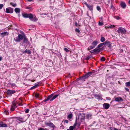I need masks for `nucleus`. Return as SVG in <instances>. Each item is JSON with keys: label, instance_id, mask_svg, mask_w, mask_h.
<instances>
[{"label": "nucleus", "instance_id": "obj_1", "mask_svg": "<svg viewBox=\"0 0 130 130\" xmlns=\"http://www.w3.org/2000/svg\"><path fill=\"white\" fill-rule=\"evenodd\" d=\"M25 37L24 34L21 35L20 34H18V36L16 38L14 39V40L16 42H20V41L23 39V37Z\"/></svg>", "mask_w": 130, "mask_h": 130}, {"label": "nucleus", "instance_id": "obj_2", "mask_svg": "<svg viewBox=\"0 0 130 130\" xmlns=\"http://www.w3.org/2000/svg\"><path fill=\"white\" fill-rule=\"evenodd\" d=\"M117 32L118 33H121L122 34H126V30L124 28L120 27L118 28Z\"/></svg>", "mask_w": 130, "mask_h": 130}, {"label": "nucleus", "instance_id": "obj_3", "mask_svg": "<svg viewBox=\"0 0 130 130\" xmlns=\"http://www.w3.org/2000/svg\"><path fill=\"white\" fill-rule=\"evenodd\" d=\"M22 15L24 18H28L30 19H31L33 18V15L31 13L28 14L26 13L22 14Z\"/></svg>", "mask_w": 130, "mask_h": 130}, {"label": "nucleus", "instance_id": "obj_4", "mask_svg": "<svg viewBox=\"0 0 130 130\" xmlns=\"http://www.w3.org/2000/svg\"><path fill=\"white\" fill-rule=\"evenodd\" d=\"M13 11V9L11 7H9L6 9V12L7 13H12Z\"/></svg>", "mask_w": 130, "mask_h": 130}, {"label": "nucleus", "instance_id": "obj_5", "mask_svg": "<svg viewBox=\"0 0 130 130\" xmlns=\"http://www.w3.org/2000/svg\"><path fill=\"white\" fill-rule=\"evenodd\" d=\"M23 38L24 39V40H23L22 44L23 45L25 46V45L27 44L28 41L27 39H26L25 35V37H23Z\"/></svg>", "mask_w": 130, "mask_h": 130}, {"label": "nucleus", "instance_id": "obj_6", "mask_svg": "<svg viewBox=\"0 0 130 130\" xmlns=\"http://www.w3.org/2000/svg\"><path fill=\"white\" fill-rule=\"evenodd\" d=\"M85 5L91 11H92L93 10V6L92 5H88L87 3H85Z\"/></svg>", "mask_w": 130, "mask_h": 130}, {"label": "nucleus", "instance_id": "obj_7", "mask_svg": "<svg viewBox=\"0 0 130 130\" xmlns=\"http://www.w3.org/2000/svg\"><path fill=\"white\" fill-rule=\"evenodd\" d=\"M45 124L46 125H47L49 126L50 127L53 128H54L55 126L52 123H45Z\"/></svg>", "mask_w": 130, "mask_h": 130}, {"label": "nucleus", "instance_id": "obj_8", "mask_svg": "<svg viewBox=\"0 0 130 130\" xmlns=\"http://www.w3.org/2000/svg\"><path fill=\"white\" fill-rule=\"evenodd\" d=\"M53 94H52L49 96L48 97H47L44 100L43 102H46L48 100H49L50 99H51L52 97H53Z\"/></svg>", "mask_w": 130, "mask_h": 130}, {"label": "nucleus", "instance_id": "obj_9", "mask_svg": "<svg viewBox=\"0 0 130 130\" xmlns=\"http://www.w3.org/2000/svg\"><path fill=\"white\" fill-rule=\"evenodd\" d=\"M15 92V90H8L7 91V93L8 95H10L13 94Z\"/></svg>", "mask_w": 130, "mask_h": 130}, {"label": "nucleus", "instance_id": "obj_10", "mask_svg": "<svg viewBox=\"0 0 130 130\" xmlns=\"http://www.w3.org/2000/svg\"><path fill=\"white\" fill-rule=\"evenodd\" d=\"M110 105L109 104L104 103L103 104V107L106 109H108Z\"/></svg>", "mask_w": 130, "mask_h": 130}, {"label": "nucleus", "instance_id": "obj_11", "mask_svg": "<svg viewBox=\"0 0 130 130\" xmlns=\"http://www.w3.org/2000/svg\"><path fill=\"white\" fill-rule=\"evenodd\" d=\"M91 72L88 73L86 74L85 75H84L83 77H84L85 79L87 78L90 76V75H91Z\"/></svg>", "mask_w": 130, "mask_h": 130}, {"label": "nucleus", "instance_id": "obj_12", "mask_svg": "<svg viewBox=\"0 0 130 130\" xmlns=\"http://www.w3.org/2000/svg\"><path fill=\"white\" fill-rule=\"evenodd\" d=\"M8 33L6 31L4 32L0 33V34L1 35V36L3 37H4L6 35H8Z\"/></svg>", "mask_w": 130, "mask_h": 130}, {"label": "nucleus", "instance_id": "obj_13", "mask_svg": "<svg viewBox=\"0 0 130 130\" xmlns=\"http://www.w3.org/2000/svg\"><path fill=\"white\" fill-rule=\"evenodd\" d=\"M115 100L116 101L118 102L123 101V99L120 97H118L116 98Z\"/></svg>", "mask_w": 130, "mask_h": 130}, {"label": "nucleus", "instance_id": "obj_14", "mask_svg": "<svg viewBox=\"0 0 130 130\" xmlns=\"http://www.w3.org/2000/svg\"><path fill=\"white\" fill-rule=\"evenodd\" d=\"M106 45L110 48L111 47V45L110 44V42L108 41H106Z\"/></svg>", "mask_w": 130, "mask_h": 130}, {"label": "nucleus", "instance_id": "obj_15", "mask_svg": "<svg viewBox=\"0 0 130 130\" xmlns=\"http://www.w3.org/2000/svg\"><path fill=\"white\" fill-rule=\"evenodd\" d=\"M39 83H37L35 84V86H33L31 88V89H33L35 88H36L38 86H39Z\"/></svg>", "mask_w": 130, "mask_h": 130}, {"label": "nucleus", "instance_id": "obj_16", "mask_svg": "<svg viewBox=\"0 0 130 130\" xmlns=\"http://www.w3.org/2000/svg\"><path fill=\"white\" fill-rule=\"evenodd\" d=\"M59 95L58 94H56L54 96L53 95V97L51 99L50 101H53V100L55 99V98H56L57 97H58Z\"/></svg>", "mask_w": 130, "mask_h": 130}, {"label": "nucleus", "instance_id": "obj_17", "mask_svg": "<svg viewBox=\"0 0 130 130\" xmlns=\"http://www.w3.org/2000/svg\"><path fill=\"white\" fill-rule=\"evenodd\" d=\"M121 7L123 8H124L126 7V5L125 3L123 2L121 3Z\"/></svg>", "mask_w": 130, "mask_h": 130}, {"label": "nucleus", "instance_id": "obj_18", "mask_svg": "<svg viewBox=\"0 0 130 130\" xmlns=\"http://www.w3.org/2000/svg\"><path fill=\"white\" fill-rule=\"evenodd\" d=\"M14 11L16 13H19L20 12V9L16 8L14 9Z\"/></svg>", "mask_w": 130, "mask_h": 130}, {"label": "nucleus", "instance_id": "obj_19", "mask_svg": "<svg viewBox=\"0 0 130 130\" xmlns=\"http://www.w3.org/2000/svg\"><path fill=\"white\" fill-rule=\"evenodd\" d=\"M98 44V42L97 41H94L92 43V44L93 46H94V47L96 45Z\"/></svg>", "mask_w": 130, "mask_h": 130}, {"label": "nucleus", "instance_id": "obj_20", "mask_svg": "<svg viewBox=\"0 0 130 130\" xmlns=\"http://www.w3.org/2000/svg\"><path fill=\"white\" fill-rule=\"evenodd\" d=\"M18 120L22 122H25V120H24V119L22 118H21L19 117L18 118Z\"/></svg>", "mask_w": 130, "mask_h": 130}, {"label": "nucleus", "instance_id": "obj_21", "mask_svg": "<svg viewBox=\"0 0 130 130\" xmlns=\"http://www.w3.org/2000/svg\"><path fill=\"white\" fill-rule=\"evenodd\" d=\"M7 127V125L5 124H4L3 123L0 124V127Z\"/></svg>", "mask_w": 130, "mask_h": 130}, {"label": "nucleus", "instance_id": "obj_22", "mask_svg": "<svg viewBox=\"0 0 130 130\" xmlns=\"http://www.w3.org/2000/svg\"><path fill=\"white\" fill-rule=\"evenodd\" d=\"M30 19L31 21L33 22H35L38 20V19L37 18L35 17H33V18L32 19Z\"/></svg>", "mask_w": 130, "mask_h": 130}, {"label": "nucleus", "instance_id": "obj_23", "mask_svg": "<svg viewBox=\"0 0 130 130\" xmlns=\"http://www.w3.org/2000/svg\"><path fill=\"white\" fill-rule=\"evenodd\" d=\"M100 48H98L97 47L93 50V51H94V52H99L100 51Z\"/></svg>", "mask_w": 130, "mask_h": 130}, {"label": "nucleus", "instance_id": "obj_24", "mask_svg": "<svg viewBox=\"0 0 130 130\" xmlns=\"http://www.w3.org/2000/svg\"><path fill=\"white\" fill-rule=\"evenodd\" d=\"M24 53H27L29 54H31V52L30 50L26 49V50L24 52Z\"/></svg>", "mask_w": 130, "mask_h": 130}, {"label": "nucleus", "instance_id": "obj_25", "mask_svg": "<svg viewBox=\"0 0 130 130\" xmlns=\"http://www.w3.org/2000/svg\"><path fill=\"white\" fill-rule=\"evenodd\" d=\"M115 26L114 25H110V26H105V28H112L113 27H114Z\"/></svg>", "mask_w": 130, "mask_h": 130}, {"label": "nucleus", "instance_id": "obj_26", "mask_svg": "<svg viewBox=\"0 0 130 130\" xmlns=\"http://www.w3.org/2000/svg\"><path fill=\"white\" fill-rule=\"evenodd\" d=\"M105 40V38L103 37H101L100 40L101 42H104Z\"/></svg>", "mask_w": 130, "mask_h": 130}, {"label": "nucleus", "instance_id": "obj_27", "mask_svg": "<svg viewBox=\"0 0 130 130\" xmlns=\"http://www.w3.org/2000/svg\"><path fill=\"white\" fill-rule=\"evenodd\" d=\"M10 4L11 5L14 7H15L17 6V4L16 3L13 4L11 2L10 3Z\"/></svg>", "mask_w": 130, "mask_h": 130}, {"label": "nucleus", "instance_id": "obj_28", "mask_svg": "<svg viewBox=\"0 0 130 130\" xmlns=\"http://www.w3.org/2000/svg\"><path fill=\"white\" fill-rule=\"evenodd\" d=\"M16 107L13 106H11V108H10V110L11 111H13L14 110V109Z\"/></svg>", "mask_w": 130, "mask_h": 130}, {"label": "nucleus", "instance_id": "obj_29", "mask_svg": "<svg viewBox=\"0 0 130 130\" xmlns=\"http://www.w3.org/2000/svg\"><path fill=\"white\" fill-rule=\"evenodd\" d=\"M38 130H49L46 128H38Z\"/></svg>", "mask_w": 130, "mask_h": 130}, {"label": "nucleus", "instance_id": "obj_30", "mask_svg": "<svg viewBox=\"0 0 130 130\" xmlns=\"http://www.w3.org/2000/svg\"><path fill=\"white\" fill-rule=\"evenodd\" d=\"M72 114H69V115L68 116V118L69 119H71L72 118Z\"/></svg>", "mask_w": 130, "mask_h": 130}, {"label": "nucleus", "instance_id": "obj_31", "mask_svg": "<svg viewBox=\"0 0 130 130\" xmlns=\"http://www.w3.org/2000/svg\"><path fill=\"white\" fill-rule=\"evenodd\" d=\"M100 60H101L102 61H104L105 60V58L104 57H102L101 59H100Z\"/></svg>", "mask_w": 130, "mask_h": 130}, {"label": "nucleus", "instance_id": "obj_32", "mask_svg": "<svg viewBox=\"0 0 130 130\" xmlns=\"http://www.w3.org/2000/svg\"><path fill=\"white\" fill-rule=\"evenodd\" d=\"M103 25V23L102 22H100V21L99 22V26H102Z\"/></svg>", "mask_w": 130, "mask_h": 130}, {"label": "nucleus", "instance_id": "obj_33", "mask_svg": "<svg viewBox=\"0 0 130 130\" xmlns=\"http://www.w3.org/2000/svg\"><path fill=\"white\" fill-rule=\"evenodd\" d=\"M126 84L127 86H130V82H128L126 83Z\"/></svg>", "mask_w": 130, "mask_h": 130}, {"label": "nucleus", "instance_id": "obj_34", "mask_svg": "<svg viewBox=\"0 0 130 130\" xmlns=\"http://www.w3.org/2000/svg\"><path fill=\"white\" fill-rule=\"evenodd\" d=\"M102 46L103 45L101 43H100L98 45L97 48H99L100 47H102Z\"/></svg>", "mask_w": 130, "mask_h": 130}, {"label": "nucleus", "instance_id": "obj_35", "mask_svg": "<svg viewBox=\"0 0 130 130\" xmlns=\"http://www.w3.org/2000/svg\"><path fill=\"white\" fill-rule=\"evenodd\" d=\"M77 124V118L76 119L74 125V126L75 127Z\"/></svg>", "mask_w": 130, "mask_h": 130}, {"label": "nucleus", "instance_id": "obj_36", "mask_svg": "<svg viewBox=\"0 0 130 130\" xmlns=\"http://www.w3.org/2000/svg\"><path fill=\"white\" fill-rule=\"evenodd\" d=\"M91 115L90 114H88L87 115V117L88 119L91 118Z\"/></svg>", "mask_w": 130, "mask_h": 130}, {"label": "nucleus", "instance_id": "obj_37", "mask_svg": "<svg viewBox=\"0 0 130 130\" xmlns=\"http://www.w3.org/2000/svg\"><path fill=\"white\" fill-rule=\"evenodd\" d=\"M64 50L66 52H69V50L66 48H64Z\"/></svg>", "mask_w": 130, "mask_h": 130}, {"label": "nucleus", "instance_id": "obj_38", "mask_svg": "<svg viewBox=\"0 0 130 130\" xmlns=\"http://www.w3.org/2000/svg\"><path fill=\"white\" fill-rule=\"evenodd\" d=\"M39 94L38 93H36L35 94V96L36 98H38L39 97Z\"/></svg>", "mask_w": 130, "mask_h": 130}, {"label": "nucleus", "instance_id": "obj_39", "mask_svg": "<svg viewBox=\"0 0 130 130\" xmlns=\"http://www.w3.org/2000/svg\"><path fill=\"white\" fill-rule=\"evenodd\" d=\"M70 129L71 130H73L74 129V127L73 126H71L70 127Z\"/></svg>", "mask_w": 130, "mask_h": 130}, {"label": "nucleus", "instance_id": "obj_40", "mask_svg": "<svg viewBox=\"0 0 130 130\" xmlns=\"http://www.w3.org/2000/svg\"><path fill=\"white\" fill-rule=\"evenodd\" d=\"M75 31L76 32H77L78 33H79L80 32V30L78 29H77V28L75 30Z\"/></svg>", "mask_w": 130, "mask_h": 130}, {"label": "nucleus", "instance_id": "obj_41", "mask_svg": "<svg viewBox=\"0 0 130 130\" xmlns=\"http://www.w3.org/2000/svg\"><path fill=\"white\" fill-rule=\"evenodd\" d=\"M97 10L98 11H100L101 10V8L99 6H97L96 7Z\"/></svg>", "mask_w": 130, "mask_h": 130}, {"label": "nucleus", "instance_id": "obj_42", "mask_svg": "<svg viewBox=\"0 0 130 130\" xmlns=\"http://www.w3.org/2000/svg\"><path fill=\"white\" fill-rule=\"evenodd\" d=\"M4 5L2 4H0V9H1L2 8V7Z\"/></svg>", "mask_w": 130, "mask_h": 130}, {"label": "nucleus", "instance_id": "obj_43", "mask_svg": "<svg viewBox=\"0 0 130 130\" xmlns=\"http://www.w3.org/2000/svg\"><path fill=\"white\" fill-rule=\"evenodd\" d=\"M29 111V110L28 109H27L25 110V112L26 113H28Z\"/></svg>", "mask_w": 130, "mask_h": 130}, {"label": "nucleus", "instance_id": "obj_44", "mask_svg": "<svg viewBox=\"0 0 130 130\" xmlns=\"http://www.w3.org/2000/svg\"><path fill=\"white\" fill-rule=\"evenodd\" d=\"M89 48H90L91 49H92L93 48H94L95 47L94 46H90L89 47Z\"/></svg>", "mask_w": 130, "mask_h": 130}, {"label": "nucleus", "instance_id": "obj_45", "mask_svg": "<svg viewBox=\"0 0 130 130\" xmlns=\"http://www.w3.org/2000/svg\"><path fill=\"white\" fill-rule=\"evenodd\" d=\"M12 106L15 107H17V106H16V104L15 103H13L12 105Z\"/></svg>", "mask_w": 130, "mask_h": 130}, {"label": "nucleus", "instance_id": "obj_46", "mask_svg": "<svg viewBox=\"0 0 130 130\" xmlns=\"http://www.w3.org/2000/svg\"><path fill=\"white\" fill-rule=\"evenodd\" d=\"M5 112L6 114L7 115H8L9 113L8 112L7 110H5Z\"/></svg>", "mask_w": 130, "mask_h": 130}, {"label": "nucleus", "instance_id": "obj_47", "mask_svg": "<svg viewBox=\"0 0 130 130\" xmlns=\"http://www.w3.org/2000/svg\"><path fill=\"white\" fill-rule=\"evenodd\" d=\"M101 43L103 45H106V41L105 42H104L103 43Z\"/></svg>", "mask_w": 130, "mask_h": 130}, {"label": "nucleus", "instance_id": "obj_48", "mask_svg": "<svg viewBox=\"0 0 130 130\" xmlns=\"http://www.w3.org/2000/svg\"><path fill=\"white\" fill-rule=\"evenodd\" d=\"M68 121L67 120H65L64 122L66 123H68Z\"/></svg>", "mask_w": 130, "mask_h": 130}, {"label": "nucleus", "instance_id": "obj_49", "mask_svg": "<svg viewBox=\"0 0 130 130\" xmlns=\"http://www.w3.org/2000/svg\"><path fill=\"white\" fill-rule=\"evenodd\" d=\"M125 89L127 91H129V89L127 88H125Z\"/></svg>", "mask_w": 130, "mask_h": 130}, {"label": "nucleus", "instance_id": "obj_50", "mask_svg": "<svg viewBox=\"0 0 130 130\" xmlns=\"http://www.w3.org/2000/svg\"><path fill=\"white\" fill-rule=\"evenodd\" d=\"M90 52H91V53H92L94 52V51H93V50L90 51Z\"/></svg>", "mask_w": 130, "mask_h": 130}, {"label": "nucleus", "instance_id": "obj_51", "mask_svg": "<svg viewBox=\"0 0 130 130\" xmlns=\"http://www.w3.org/2000/svg\"><path fill=\"white\" fill-rule=\"evenodd\" d=\"M80 124L79 123H77V125L78 126H80Z\"/></svg>", "mask_w": 130, "mask_h": 130}, {"label": "nucleus", "instance_id": "obj_52", "mask_svg": "<svg viewBox=\"0 0 130 130\" xmlns=\"http://www.w3.org/2000/svg\"><path fill=\"white\" fill-rule=\"evenodd\" d=\"M75 26H77L78 24L77 22L75 23Z\"/></svg>", "mask_w": 130, "mask_h": 130}, {"label": "nucleus", "instance_id": "obj_53", "mask_svg": "<svg viewBox=\"0 0 130 130\" xmlns=\"http://www.w3.org/2000/svg\"><path fill=\"white\" fill-rule=\"evenodd\" d=\"M26 9H29L30 8V7H26Z\"/></svg>", "mask_w": 130, "mask_h": 130}, {"label": "nucleus", "instance_id": "obj_54", "mask_svg": "<svg viewBox=\"0 0 130 130\" xmlns=\"http://www.w3.org/2000/svg\"><path fill=\"white\" fill-rule=\"evenodd\" d=\"M27 0L28 1L30 2H31V1H33V0Z\"/></svg>", "mask_w": 130, "mask_h": 130}, {"label": "nucleus", "instance_id": "obj_55", "mask_svg": "<svg viewBox=\"0 0 130 130\" xmlns=\"http://www.w3.org/2000/svg\"><path fill=\"white\" fill-rule=\"evenodd\" d=\"M114 130H118L117 129L115 128H114Z\"/></svg>", "mask_w": 130, "mask_h": 130}, {"label": "nucleus", "instance_id": "obj_56", "mask_svg": "<svg viewBox=\"0 0 130 130\" xmlns=\"http://www.w3.org/2000/svg\"><path fill=\"white\" fill-rule=\"evenodd\" d=\"M91 49H90V48H89V47L88 48V51H89Z\"/></svg>", "mask_w": 130, "mask_h": 130}, {"label": "nucleus", "instance_id": "obj_57", "mask_svg": "<svg viewBox=\"0 0 130 130\" xmlns=\"http://www.w3.org/2000/svg\"><path fill=\"white\" fill-rule=\"evenodd\" d=\"M2 59V58L1 57H0V61H1Z\"/></svg>", "mask_w": 130, "mask_h": 130}, {"label": "nucleus", "instance_id": "obj_58", "mask_svg": "<svg viewBox=\"0 0 130 130\" xmlns=\"http://www.w3.org/2000/svg\"><path fill=\"white\" fill-rule=\"evenodd\" d=\"M128 3L130 4V0H129L128 2Z\"/></svg>", "mask_w": 130, "mask_h": 130}, {"label": "nucleus", "instance_id": "obj_59", "mask_svg": "<svg viewBox=\"0 0 130 130\" xmlns=\"http://www.w3.org/2000/svg\"><path fill=\"white\" fill-rule=\"evenodd\" d=\"M12 86H14L15 85V84H12Z\"/></svg>", "mask_w": 130, "mask_h": 130}, {"label": "nucleus", "instance_id": "obj_60", "mask_svg": "<svg viewBox=\"0 0 130 130\" xmlns=\"http://www.w3.org/2000/svg\"><path fill=\"white\" fill-rule=\"evenodd\" d=\"M67 130H71L70 129H67Z\"/></svg>", "mask_w": 130, "mask_h": 130}, {"label": "nucleus", "instance_id": "obj_61", "mask_svg": "<svg viewBox=\"0 0 130 130\" xmlns=\"http://www.w3.org/2000/svg\"><path fill=\"white\" fill-rule=\"evenodd\" d=\"M101 19H102V17H101Z\"/></svg>", "mask_w": 130, "mask_h": 130}, {"label": "nucleus", "instance_id": "obj_62", "mask_svg": "<svg viewBox=\"0 0 130 130\" xmlns=\"http://www.w3.org/2000/svg\"><path fill=\"white\" fill-rule=\"evenodd\" d=\"M84 117L83 118H85V117H84H84Z\"/></svg>", "mask_w": 130, "mask_h": 130}, {"label": "nucleus", "instance_id": "obj_63", "mask_svg": "<svg viewBox=\"0 0 130 130\" xmlns=\"http://www.w3.org/2000/svg\"><path fill=\"white\" fill-rule=\"evenodd\" d=\"M107 71H108V70H107Z\"/></svg>", "mask_w": 130, "mask_h": 130}]
</instances>
